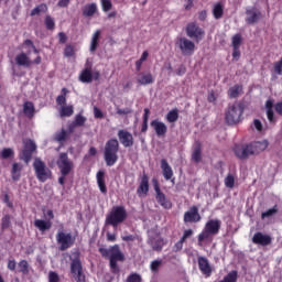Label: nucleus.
Returning a JSON list of instances; mask_svg holds the SVG:
<instances>
[{"mask_svg":"<svg viewBox=\"0 0 282 282\" xmlns=\"http://www.w3.org/2000/svg\"><path fill=\"white\" fill-rule=\"evenodd\" d=\"M149 245L155 252H162V249L164 248V238H152L150 239Z\"/></svg>","mask_w":282,"mask_h":282,"instance_id":"32","label":"nucleus"},{"mask_svg":"<svg viewBox=\"0 0 282 282\" xmlns=\"http://www.w3.org/2000/svg\"><path fill=\"white\" fill-rule=\"evenodd\" d=\"M246 14V23H248V25H254V23H258L259 19H261V11H258L257 8L247 9Z\"/></svg>","mask_w":282,"mask_h":282,"instance_id":"19","label":"nucleus"},{"mask_svg":"<svg viewBox=\"0 0 282 282\" xmlns=\"http://www.w3.org/2000/svg\"><path fill=\"white\" fill-rule=\"evenodd\" d=\"M48 282H61V276H58V273H56V271L48 272Z\"/></svg>","mask_w":282,"mask_h":282,"instance_id":"58","label":"nucleus"},{"mask_svg":"<svg viewBox=\"0 0 282 282\" xmlns=\"http://www.w3.org/2000/svg\"><path fill=\"white\" fill-rule=\"evenodd\" d=\"M47 4L45 3H41L39 6H36L32 11H31V17H36L41 13L45 14V12H47Z\"/></svg>","mask_w":282,"mask_h":282,"instance_id":"44","label":"nucleus"},{"mask_svg":"<svg viewBox=\"0 0 282 282\" xmlns=\"http://www.w3.org/2000/svg\"><path fill=\"white\" fill-rule=\"evenodd\" d=\"M268 149V141H253L251 143H237L232 147L234 155L238 160H248L251 155H259Z\"/></svg>","mask_w":282,"mask_h":282,"instance_id":"1","label":"nucleus"},{"mask_svg":"<svg viewBox=\"0 0 282 282\" xmlns=\"http://www.w3.org/2000/svg\"><path fill=\"white\" fill-rule=\"evenodd\" d=\"M100 30H97L91 37L89 52L94 53L98 50V42L100 41Z\"/></svg>","mask_w":282,"mask_h":282,"instance_id":"34","label":"nucleus"},{"mask_svg":"<svg viewBox=\"0 0 282 282\" xmlns=\"http://www.w3.org/2000/svg\"><path fill=\"white\" fill-rule=\"evenodd\" d=\"M59 116L61 118H70V116H74V106H62Z\"/></svg>","mask_w":282,"mask_h":282,"instance_id":"42","label":"nucleus"},{"mask_svg":"<svg viewBox=\"0 0 282 282\" xmlns=\"http://www.w3.org/2000/svg\"><path fill=\"white\" fill-rule=\"evenodd\" d=\"M44 25L50 32H54V30H56V21L50 14L45 15Z\"/></svg>","mask_w":282,"mask_h":282,"instance_id":"37","label":"nucleus"},{"mask_svg":"<svg viewBox=\"0 0 282 282\" xmlns=\"http://www.w3.org/2000/svg\"><path fill=\"white\" fill-rule=\"evenodd\" d=\"M150 113H151V110L149 108H144L141 133H147V131H149V116H150Z\"/></svg>","mask_w":282,"mask_h":282,"instance_id":"39","label":"nucleus"},{"mask_svg":"<svg viewBox=\"0 0 282 282\" xmlns=\"http://www.w3.org/2000/svg\"><path fill=\"white\" fill-rule=\"evenodd\" d=\"M129 113H133L131 108H117L118 116H129Z\"/></svg>","mask_w":282,"mask_h":282,"instance_id":"59","label":"nucleus"},{"mask_svg":"<svg viewBox=\"0 0 282 282\" xmlns=\"http://www.w3.org/2000/svg\"><path fill=\"white\" fill-rule=\"evenodd\" d=\"M265 111H267V118L269 122H276V119H274V100L268 99L265 101Z\"/></svg>","mask_w":282,"mask_h":282,"instance_id":"26","label":"nucleus"},{"mask_svg":"<svg viewBox=\"0 0 282 282\" xmlns=\"http://www.w3.org/2000/svg\"><path fill=\"white\" fill-rule=\"evenodd\" d=\"M243 93V86L242 85H235L234 87L229 88L228 96L229 98H239V94Z\"/></svg>","mask_w":282,"mask_h":282,"instance_id":"36","label":"nucleus"},{"mask_svg":"<svg viewBox=\"0 0 282 282\" xmlns=\"http://www.w3.org/2000/svg\"><path fill=\"white\" fill-rule=\"evenodd\" d=\"M124 221H127V209L124 206H113L106 216V226H112V228H118Z\"/></svg>","mask_w":282,"mask_h":282,"instance_id":"4","label":"nucleus"},{"mask_svg":"<svg viewBox=\"0 0 282 282\" xmlns=\"http://www.w3.org/2000/svg\"><path fill=\"white\" fill-rule=\"evenodd\" d=\"M56 241L59 246V250L65 252V250H69V248L76 243V238H74L72 234L58 231L56 235Z\"/></svg>","mask_w":282,"mask_h":282,"instance_id":"9","label":"nucleus"},{"mask_svg":"<svg viewBox=\"0 0 282 282\" xmlns=\"http://www.w3.org/2000/svg\"><path fill=\"white\" fill-rule=\"evenodd\" d=\"M99 252L104 259H109L110 270L113 274L120 272L118 261H124V253L120 250V245L110 246L109 249L105 247L99 248Z\"/></svg>","mask_w":282,"mask_h":282,"instance_id":"2","label":"nucleus"},{"mask_svg":"<svg viewBox=\"0 0 282 282\" xmlns=\"http://www.w3.org/2000/svg\"><path fill=\"white\" fill-rule=\"evenodd\" d=\"M76 55V51L74 50V46L72 44H67L64 48V56L66 58H72V56Z\"/></svg>","mask_w":282,"mask_h":282,"instance_id":"51","label":"nucleus"},{"mask_svg":"<svg viewBox=\"0 0 282 282\" xmlns=\"http://www.w3.org/2000/svg\"><path fill=\"white\" fill-rule=\"evenodd\" d=\"M94 116H95V118H97L99 120H102V118H105L102 110H100L98 107L94 108Z\"/></svg>","mask_w":282,"mask_h":282,"instance_id":"60","label":"nucleus"},{"mask_svg":"<svg viewBox=\"0 0 282 282\" xmlns=\"http://www.w3.org/2000/svg\"><path fill=\"white\" fill-rule=\"evenodd\" d=\"M184 224H199L202 221V215L199 214V207L193 205L183 216Z\"/></svg>","mask_w":282,"mask_h":282,"instance_id":"13","label":"nucleus"},{"mask_svg":"<svg viewBox=\"0 0 282 282\" xmlns=\"http://www.w3.org/2000/svg\"><path fill=\"white\" fill-rule=\"evenodd\" d=\"M225 186L227 188H235V176H232V174H228L225 177Z\"/></svg>","mask_w":282,"mask_h":282,"instance_id":"54","label":"nucleus"},{"mask_svg":"<svg viewBox=\"0 0 282 282\" xmlns=\"http://www.w3.org/2000/svg\"><path fill=\"white\" fill-rule=\"evenodd\" d=\"M117 135L122 147H124V149H129L133 147L134 140H133V134H131V132L127 130H119Z\"/></svg>","mask_w":282,"mask_h":282,"instance_id":"14","label":"nucleus"},{"mask_svg":"<svg viewBox=\"0 0 282 282\" xmlns=\"http://www.w3.org/2000/svg\"><path fill=\"white\" fill-rule=\"evenodd\" d=\"M57 166L61 175H68L74 171V162L69 160V155L66 152H62L57 159Z\"/></svg>","mask_w":282,"mask_h":282,"instance_id":"8","label":"nucleus"},{"mask_svg":"<svg viewBox=\"0 0 282 282\" xmlns=\"http://www.w3.org/2000/svg\"><path fill=\"white\" fill-rule=\"evenodd\" d=\"M161 170H162L164 180L166 181L173 180V167H171L166 159L161 160Z\"/></svg>","mask_w":282,"mask_h":282,"instance_id":"23","label":"nucleus"},{"mask_svg":"<svg viewBox=\"0 0 282 282\" xmlns=\"http://www.w3.org/2000/svg\"><path fill=\"white\" fill-rule=\"evenodd\" d=\"M241 34L237 33L235 34L232 37H231V45H232V48H239L241 47Z\"/></svg>","mask_w":282,"mask_h":282,"instance_id":"50","label":"nucleus"},{"mask_svg":"<svg viewBox=\"0 0 282 282\" xmlns=\"http://www.w3.org/2000/svg\"><path fill=\"white\" fill-rule=\"evenodd\" d=\"M10 215H6L2 217V223H1V229L2 230H8V228H10Z\"/></svg>","mask_w":282,"mask_h":282,"instance_id":"56","label":"nucleus"},{"mask_svg":"<svg viewBox=\"0 0 282 282\" xmlns=\"http://www.w3.org/2000/svg\"><path fill=\"white\" fill-rule=\"evenodd\" d=\"M185 32L188 36V39H194L196 43H199L206 35V32L204 29L199 28L196 22H189L186 25Z\"/></svg>","mask_w":282,"mask_h":282,"instance_id":"11","label":"nucleus"},{"mask_svg":"<svg viewBox=\"0 0 282 282\" xmlns=\"http://www.w3.org/2000/svg\"><path fill=\"white\" fill-rule=\"evenodd\" d=\"M82 12H83V17H86V18L94 17V14L98 12V4H96V2L88 3L84 6Z\"/></svg>","mask_w":282,"mask_h":282,"instance_id":"27","label":"nucleus"},{"mask_svg":"<svg viewBox=\"0 0 282 282\" xmlns=\"http://www.w3.org/2000/svg\"><path fill=\"white\" fill-rule=\"evenodd\" d=\"M34 226L43 235V234L47 232V230H52V220L35 219Z\"/></svg>","mask_w":282,"mask_h":282,"instance_id":"25","label":"nucleus"},{"mask_svg":"<svg viewBox=\"0 0 282 282\" xmlns=\"http://www.w3.org/2000/svg\"><path fill=\"white\" fill-rule=\"evenodd\" d=\"M2 160H9V158H14V150L12 148H4L0 153Z\"/></svg>","mask_w":282,"mask_h":282,"instance_id":"47","label":"nucleus"},{"mask_svg":"<svg viewBox=\"0 0 282 282\" xmlns=\"http://www.w3.org/2000/svg\"><path fill=\"white\" fill-rule=\"evenodd\" d=\"M137 83L138 85L147 87V85H153V83H155V77L151 72H140L137 75Z\"/></svg>","mask_w":282,"mask_h":282,"instance_id":"15","label":"nucleus"},{"mask_svg":"<svg viewBox=\"0 0 282 282\" xmlns=\"http://www.w3.org/2000/svg\"><path fill=\"white\" fill-rule=\"evenodd\" d=\"M23 171V165L21 163H13L11 169V177L13 182H19L21 180V172Z\"/></svg>","mask_w":282,"mask_h":282,"instance_id":"29","label":"nucleus"},{"mask_svg":"<svg viewBox=\"0 0 282 282\" xmlns=\"http://www.w3.org/2000/svg\"><path fill=\"white\" fill-rule=\"evenodd\" d=\"M167 122H177L180 120V110L177 108L171 110L166 115Z\"/></svg>","mask_w":282,"mask_h":282,"instance_id":"45","label":"nucleus"},{"mask_svg":"<svg viewBox=\"0 0 282 282\" xmlns=\"http://www.w3.org/2000/svg\"><path fill=\"white\" fill-rule=\"evenodd\" d=\"M189 237H193V229H186L181 238L182 241H186Z\"/></svg>","mask_w":282,"mask_h":282,"instance_id":"61","label":"nucleus"},{"mask_svg":"<svg viewBox=\"0 0 282 282\" xmlns=\"http://www.w3.org/2000/svg\"><path fill=\"white\" fill-rule=\"evenodd\" d=\"M160 268H162V260H153L150 263V270L153 274H158V272H160Z\"/></svg>","mask_w":282,"mask_h":282,"instance_id":"49","label":"nucleus"},{"mask_svg":"<svg viewBox=\"0 0 282 282\" xmlns=\"http://www.w3.org/2000/svg\"><path fill=\"white\" fill-rule=\"evenodd\" d=\"M34 152H30L29 150H22L21 154H20V160H23V162H25V164H30V162L32 161V155Z\"/></svg>","mask_w":282,"mask_h":282,"instance_id":"48","label":"nucleus"},{"mask_svg":"<svg viewBox=\"0 0 282 282\" xmlns=\"http://www.w3.org/2000/svg\"><path fill=\"white\" fill-rule=\"evenodd\" d=\"M243 116V106L241 104L229 105L225 112V120L227 124H237L241 121Z\"/></svg>","mask_w":282,"mask_h":282,"instance_id":"5","label":"nucleus"},{"mask_svg":"<svg viewBox=\"0 0 282 282\" xmlns=\"http://www.w3.org/2000/svg\"><path fill=\"white\" fill-rule=\"evenodd\" d=\"M279 213V205H274L272 208L263 212L261 214V219H270V217H274Z\"/></svg>","mask_w":282,"mask_h":282,"instance_id":"41","label":"nucleus"},{"mask_svg":"<svg viewBox=\"0 0 282 282\" xmlns=\"http://www.w3.org/2000/svg\"><path fill=\"white\" fill-rule=\"evenodd\" d=\"M102 12H109L113 8L111 0H100Z\"/></svg>","mask_w":282,"mask_h":282,"instance_id":"52","label":"nucleus"},{"mask_svg":"<svg viewBox=\"0 0 282 282\" xmlns=\"http://www.w3.org/2000/svg\"><path fill=\"white\" fill-rule=\"evenodd\" d=\"M23 150L34 153V151H36V143H34V141H32V140H28L26 142H24Z\"/></svg>","mask_w":282,"mask_h":282,"instance_id":"53","label":"nucleus"},{"mask_svg":"<svg viewBox=\"0 0 282 282\" xmlns=\"http://www.w3.org/2000/svg\"><path fill=\"white\" fill-rule=\"evenodd\" d=\"M118 151H120V142H118V139H110L106 142L104 149L106 166H113L116 162H118Z\"/></svg>","mask_w":282,"mask_h":282,"instance_id":"3","label":"nucleus"},{"mask_svg":"<svg viewBox=\"0 0 282 282\" xmlns=\"http://www.w3.org/2000/svg\"><path fill=\"white\" fill-rule=\"evenodd\" d=\"M213 17L216 20H219L224 17V3L217 2L214 4L212 10Z\"/></svg>","mask_w":282,"mask_h":282,"instance_id":"33","label":"nucleus"},{"mask_svg":"<svg viewBox=\"0 0 282 282\" xmlns=\"http://www.w3.org/2000/svg\"><path fill=\"white\" fill-rule=\"evenodd\" d=\"M8 270L14 272L17 270V260H9L7 264Z\"/></svg>","mask_w":282,"mask_h":282,"instance_id":"63","label":"nucleus"},{"mask_svg":"<svg viewBox=\"0 0 282 282\" xmlns=\"http://www.w3.org/2000/svg\"><path fill=\"white\" fill-rule=\"evenodd\" d=\"M213 237H215V235L206 230L204 227L203 231L198 235V246H204V241H208V243H212Z\"/></svg>","mask_w":282,"mask_h":282,"instance_id":"28","label":"nucleus"},{"mask_svg":"<svg viewBox=\"0 0 282 282\" xmlns=\"http://www.w3.org/2000/svg\"><path fill=\"white\" fill-rule=\"evenodd\" d=\"M85 122H87V118L83 117V115H76L73 123L77 127H85Z\"/></svg>","mask_w":282,"mask_h":282,"instance_id":"55","label":"nucleus"},{"mask_svg":"<svg viewBox=\"0 0 282 282\" xmlns=\"http://www.w3.org/2000/svg\"><path fill=\"white\" fill-rule=\"evenodd\" d=\"M15 63L22 67H30V65H32V61H30V57H28V54L25 53L18 54L15 56Z\"/></svg>","mask_w":282,"mask_h":282,"instance_id":"30","label":"nucleus"},{"mask_svg":"<svg viewBox=\"0 0 282 282\" xmlns=\"http://www.w3.org/2000/svg\"><path fill=\"white\" fill-rule=\"evenodd\" d=\"M34 104L32 101H25L23 104V113L26 115L28 118H34Z\"/></svg>","mask_w":282,"mask_h":282,"instance_id":"35","label":"nucleus"},{"mask_svg":"<svg viewBox=\"0 0 282 282\" xmlns=\"http://www.w3.org/2000/svg\"><path fill=\"white\" fill-rule=\"evenodd\" d=\"M126 282H142V275L138 274V273H131Z\"/></svg>","mask_w":282,"mask_h":282,"instance_id":"57","label":"nucleus"},{"mask_svg":"<svg viewBox=\"0 0 282 282\" xmlns=\"http://www.w3.org/2000/svg\"><path fill=\"white\" fill-rule=\"evenodd\" d=\"M205 229L208 232H212L215 235H219V230H221V220L219 219H209L206 224H205Z\"/></svg>","mask_w":282,"mask_h":282,"instance_id":"20","label":"nucleus"},{"mask_svg":"<svg viewBox=\"0 0 282 282\" xmlns=\"http://www.w3.org/2000/svg\"><path fill=\"white\" fill-rule=\"evenodd\" d=\"M18 268L21 274H30V262H28V260H20L18 263Z\"/></svg>","mask_w":282,"mask_h":282,"instance_id":"40","label":"nucleus"},{"mask_svg":"<svg viewBox=\"0 0 282 282\" xmlns=\"http://www.w3.org/2000/svg\"><path fill=\"white\" fill-rule=\"evenodd\" d=\"M80 83L89 84L94 80V73L91 66H86L79 74Z\"/></svg>","mask_w":282,"mask_h":282,"instance_id":"24","label":"nucleus"},{"mask_svg":"<svg viewBox=\"0 0 282 282\" xmlns=\"http://www.w3.org/2000/svg\"><path fill=\"white\" fill-rule=\"evenodd\" d=\"M67 94H69V90H67V88H62V94L56 97V104L59 107H65V105H67Z\"/></svg>","mask_w":282,"mask_h":282,"instance_id":"38","label":"nucleus"},{"mask_svg":"<svg viewBox=\"0 0 282 282\" xmlns=\"http://www.w3.org/2000/svg\"><path fill=\"white\" fill-rule=\"evenodd\" d=\"M137 195H139V197H147V195H149V175H147V173H143L141 176V182L137 188Z\"/></svg>","mask_w":282,"mask_h":282,"instance_id":"18","label":"nucleus"},{"mask_svg":"<svg viewBox=\"0 0 282 282\" xmlns=\"http://www.w3.org/2000/svg\"><path fill=\"white\" fill-rule=\"evenodd\" d=\"M252 243L256 246H270L272 243V237L270 235H264L261 231H258L252 237Z\"/></svg>","mask_w":282,"mask_h":282,"instance_id":"16","label":"nucleus"},{"mask_svg":"<svg viewBox=\"0 0 282 282\" xmlns=\"http://www.w3.org/2000/svg\"><path fill=\"white\" fill-rule=\"evenodd\" d=\"M192 160L196 164H199V162H202V143L199 141L195 142L194 150L192 153Z\"/></svg>","mask_w":282,"mask_h":282,"instance_id":"31","label":"nucleus"},{"mask_svg":"<svg viewBox=\"0 0 282 282\" xmlns=\"http://www.w3.org/2000/svg\"><path fill=\"white\" fill-rule=\"evenodd\" d=\"M152 184L156 194L155 199L158 204H160L162 208H165L166 210H171V208H173V203H171L169 198H166V195L162 193V189H160V183L158 182V178H153Z\"/></svg>","mask_w":282,"mask_h":282,"instance_id":"10","label":"nucleus"},{"mask_svg":"<svg viewBox=\"0 0 282 282\" xmlns=\"http://www.w3.org/2000/svg\"><path fill=\"white\" fill-rule=\"evenodd\" d=\"M178 50L183 56H193L195 54V42L187 37H180L176 42Z\"/></svg>","mask_w":282,"mask_h":282,"instance_id":"12","label":"nucleus"},{"mask_svg":"<svg viewBox=\"0 0 282 282\" xmlns=\"http://www.w3.org/2000/svg\"><path fill=\"white\" fill-rule=\"evenodd\" d=\"M198 268L202 274H206V276H210V274H213V268L206 257H198Z\"/></svg>","mask_w":282,"mask_h":282,"instance_id":"21","label":"nucleus"},{"mask_svg":"<svg viewBox=\"0 0 282 282\" xmlns=\"http://www.w3.org/2000/svg\"><path fill=\"white\" fill-rule=\"evenodd\" d=\"M238 279H239V273L237 272V270H232L227 275H225L223 280L218 282H237Z\"/></svg>","mask_w":282,"mask_h":282,"instance_id":"43","label":"nucleus"},{"mask_svg":"<svg viewBox=\"0 0 282 282\" xmlns=\"http://www.w3.org/2000/svg\"><path fill=\"white\" fill-rule=\"evenodd\" d=\"M150 126L154 129V132L156 133L158 138H164V135H166L169 131L166 123L158 119L152 120Z\"/></svg>","mask_w":282,"mask_h":282,"instance_id":"17","label":"nucleus"},{"mask_svg":"<svg viewBox=\"0 0 282 282\" xmlns=\"http://www.w3.org/2000/svg\"><path fill=\"white\" fill-rule=\"evenodd\" d=\"M67 138H69V133L65 129H62L59 132H56L55 134L56 142H65Z\"/></svg>","mask_w":282,"mask_h":282,"instance_id":"46","label":"nucleus"},{"mask_svg":"<svg viewBox=\"0 0 282 282\" xmlns=\"http://www.w3.org/2000/svg\"><path fill=\"white\" fill-rule=\"evenodd\" d=\"M70 274L76 282H86L83 262L78 256L70 261Z\"/></svg>","mask_w":282,"mask_h":282,"instance_id":"7","label":"nucleus"},{"mask_svg":"<svg viewBox=\"0 0 282 282\" xmlns=\"http://www.w3.org/2000/svg\"><path fill=\"white\" fill-rule=\"evenodd\" d=\"M33 169L39 182L44 183L47 182V180H52V170H50L41 159L34 160Z\"/></svg>","mask_w":282,"mask_h":282,"instance_id":"6","label":"nucleus"},{"mask_svg":"<svg viewBox=\"0 0 282 282\" xmlns=\"http://www.w3.org/2000/svg\"><path fill=\"white\" fill-rule=\"evenodd\" d=\"M274 109H275V113L278 116H282V101H278L275 105H274Z\"/></svg>","mask_w":282,"mask_h":282,"instance_id":"64","label":"nucleus"},{"mask_svg":"<svg viewBox=\"0 0 282 282\" xmlns=\"http://www.w3.org/2000/svg\"><path fill=\"white\" fill-rule=\"evenodd\" d=\"M97 185L102 195H107V183L105 182V171L99 170L96 174Z\"/></svg>","mask_w":282,"mask_h":282,"instance_id":"22","label":"nucleus"},{"mask_svg":"<svg viewBox=\"0 0 282 282\" xmlns=\"http://www.w3.org/2000/svg\"><path fill=\"white\" fill-rule=\"evenodd\" d=\"M184 248V240L180 239L173 247L174 252H180Z\"/></svg>","mask_w":282,"mask_h":282,"instance_id":"62","label":"nucleus"}]
</instances>
